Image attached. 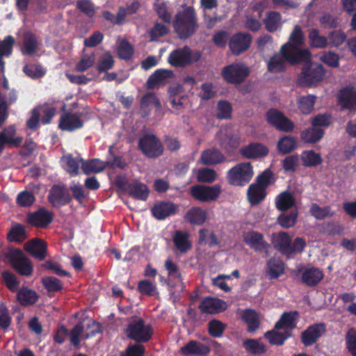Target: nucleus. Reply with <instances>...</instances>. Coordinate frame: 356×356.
Returning <instances> with one entry per match:
<instances>
[{
	"instance_id": "nucleus-57",
	"label": "nucleus",
	"mask_w": 356,
	"mask_h": 356,
	"mask_svg": "<svg viewBox=\"0 0 356 356\" xmlns=\"http://www.w3.org/2000/svg\"><path fill=\"white\" fill-rule=\"evenodd\" d=\"M298 218V211H293L289 213H282L277 218V222L284 228H290L295 225Z\"/></svg>"
},
{
	"instance_id": "nucleus-6",
	"label": "nucleus",
	"mask_w": 356,
	"mask_h": 356,
	"mask_svg": "<svg viewBox=\"0 0 356 356\" xmlns=\"http://www.w3.org/2000/svg\"><path fill=\"white\" fill-rule=\"evenodd\" d=\"M125 334L129 339L136 343H143L151 339L153 331L151 325L145 324L143 318L134 316L127 324Z\"/></svg>"
},
{
	"instance_id": "nucleus-4",
	"label": "nucleus",
	"mask_w": 356,
	"mask_h": 356,
	"mask_svg": "<svg viewBox=\"0 0 356 356\" xmlns=\"http://www.w3.org/2000/svg\"><path fill=\"white\" fill-rule=\"evenodd\" d=\"M273 245L288 259H293L297 254H302L307 245L305 239L296 237L293 241L287 232H280L273 241Z\"/></svg>"
},
{
	"instance_id": "nucleus-39",
	"label": "nucleus",
	"mask_w": 356,
	"mask_h": 356,
	"mask_svg": "<svg viewBox=\"0 0 356 356\" xmlns=\"http://www.w3.org/2000/svg\"><path fill=\"white\" fill-rule=\"evenodd\" d=\"M296 204L293 195L288 191L280 193L275 198L276 208L281 211L291 209Z\"/></svg>"
},
{
	"instance_id": "nucleus-38",
	"label": "nucleus",
	"mask_w": 356,
	"mask_h": 356,
	"mask_svg": "<svg viewBox=\"0 0 356 356\" xmlns=\"http://www.w3.org/2000/svg\"><path fill=\"white\" fill-rule=\"evenodd\" d=\"M150 105H154L158 110L161 108L160 100L153 92L146 93L140 100V109L143 117L147 116L150 113V110L149 109Z\"/></svg>"
},
{
	"instance_id": "nucleus-27",
	"label": "nucleus",
	"mask_w": 356,
	"mask_h": 356,
	"mask_svg": "<svg viewBox=\"0 0 356 356\" xmlns=\"http://www.w3.org/2000/svg\"><path fill=\"white\" fill-rule=\"evenodd\" d=\"M299 313L297 311L285 312H284L280 318L275 325V330H282L289 331L295 329L297 325Z\"/></svg>"
},
{
	"instance_id": "nucleus-10",
	"label": "nucleus",
	"mask_w": 356,
	"mask_h": 356,
	"mask_svg": "<svg viewBox=\"0 0 356 356\" xmlns=\"http://www.w3.org/2000/svg\"><path fill=\"white\" fill-rule=\"evenodd\" d=\"M6 257L12 268L20 275L29 277L33 274V265L20 249L10 250L6 253Z\"/></svg>"
},
{
	"instance_id": "nucleus-26",
	"label": "nucleus",
	"mask_w": 356,
	"mask_h": 356,
	"mask_svg": "<svg viewBox=\"0 0 356 356\" xmlns=\"http://www.w3.org/2000/svg\"><path fill=\"white\" fill-rule=\"evenodd\" d=\"M268 148L260 143H251L240 149V154L246 159H257L268 155Z\"/></svg>"
},
{
	"instance_id": "nucleus-29",
	"label": "nucleus",
	"mask_w": 356,
	"mask_h": 356,
	"mask_svg": "<svg viewBox=\"0 0 356 356\" xmlns=\"http://www.w3.org/2000/svg\"><path fill=\"white\" fill-rule=\"evenodd\" d=\"M173 76L174 73L172 70L158 69L149 76L146 82V86L148 89H153L157 85L165 84L168 79Z\"/></svg>"
},
{
	"instance_id": "nucleus-28",
	"label": "nucleus",
	"mask_w": 356,
	"mask_h": 356,
	"mask_svg": "<svg viewBox=\"0 0 356 356\" xmlns=\"http://www.w3.org/2000/svg\"><path fill=\"white\" fill-rule=\"evenodd\" d=\"M324 277V274L318 268H305L302 271L301 280L307 286L313 287L316 286Z\"/></svg>"
},
{
	"instance_id": "nucleus-17",
	"label": "nucleus",
	"mask_w": 356,
	"mask_h": 356,
	"mask_svg": "<svg viewBox=\"0 0 356 356\" xmlns=\"http://www.w3.org/2000/svg\"><path fill=\"white\" fill-rule=\"evenodd\" d=\"M83 113L81 112H64L60 116L58 127L63 131L70 132L81 129L83 127Z\"/></svg>"
},
{
	"instance_id": "nucleus-3",
	"label": "nucleus",
	"mask_w": 356,
	"mask_h": 356,
	"mask_svg": "<svg viewBox=\"0 0 356 356\" xmlns=\"http://www.w3.org/2000/svg\"><path fill=\"white\" fill-rule=\"evenodd\" d=\"M275 181L273 172L266 169L259 174L255 181L249 185L247 191V198L252 206L261 203L267 196V188Z\"/></svg>"
},
{
	"instance_id": "nucleus-45",
	"label": "nucleus",
	"mask_w": 356,
	"mask_h": 356,
	"mask_svg": "<svg viewBox=\"0 0 356 356\" xmlns=\"http://www.w3.org/2000/svg\"><path fill=\"white\" fill-rule=\"evenodd\" d=\"M308 38L312 47L324 49L329 45L327 38L320 35L319 31L316 29H312L309 31Z\"/></svg>"
},
{
	"instance_id": "nucleus-23",
	"label": "nucleus",
	"mask_w": 356,
	"mask_h": 356,
	"mask_svg": "<svg viewBox=\"0 0 356 356\" xmlns=\"http://www.w3.org/2000/svg\"><path fill=\"white\" fill-rule=\"evenodd\" d=\"M210 352L209 346L195 340L189 341L179 350L182 356H207Z\"/></svg>"
},
{
	"instance_id": "nucleus-64",
	"label": "nucleus",
	"mask_w": 356,
	"mask_h": 356,
	"mask_svg": "<svg viewBox=\"0 0 356 356\" xmlns=\"http://www.w3.org/2000/svg\"><path fill=\"white\" fill-rule=\"evenodd\" d=\"M225 329V325L218 320H211L208 324V332L210 336L216 338L220 337Z\"/></svg>"
},
{
	"instance_id": "nucleus-40",
	"label": "nucleus",
	"mask_w": 356,
	"mask_h": 356,
	"mask_svg": "<svg viewBox=\"0 0 356 356\" xmlns=\"http://www.w3.org/2000/svg\"><path fill=\"white\" fill-rule=\"evenodd\" d=\"M325 131L321 128L312 127L302 131L300 134L301 140L309 144L318 142L324 136Z\"/></svg>"
},
{
	"instance_id": "nucleus-51",
	"label": "nucleus",
	"mask_w": 356,
	"mask_h": 356,
	"mask_svg": "<svg viewBox=\"0 0 356 356\" xmlns=\"http://www.w3.org/2000/svg\"><path fill=\"white\" fill-rule=\"evenodd\" d=\"M316 97L314 95L302 96L299 98L298 104L300 111L305 115L309 114L314 110Z\"/></svg>"
},
{
	"instance_id": "nucleus-58",
	"label": "nucleus",
	"mask_w": 356,
	"mask_h": 356,
	"mask_svg": "<svg viewBox=\"0 0 356 356\" xmlns=\"http://www.w3.org/2000/svg\"><path fill=\"white\" fill-rule=\"evenodd\" d=\"M2 280L6 287L12 292H15L19 286V281L13 273L4 270L1 273Z\"/></svg>"
},
{
	"instance_id": "nucleus-43",
	"label": "nucleus",
	"mask_w": 356,
	"mask_h": 356,
	"mask_svg": "<svg viewBox=\"0 0 356 356\" xmlns=\"http://www.w3.org/2000/svg\"><path fill=\"white\" fill-rule=\"evenodd\" d=\"M289 63L285 56L280 52L273 56L267 65L268 70L271 73H278L284 71L286 63Z\"/></svg>"
},
{
	"instance_id": "nucleus-34",
	"label": "nucleus",
	"mask_w": 356,
	"mask_h": 356,
	"mask_svg": "<svg viewBox=\"0 0 356 356\" xmlns=\"http://www.w3.org/2000/svg\"><path fill=\"white\" fill-rule=\"evenodd\" d=\"M17 298L22 306L27 307L35 304L39 296L34 290L22 286L17 292Z\"/></svg>"
},
{
	"instance_id": "nucleus-35",
	"label": "nucleus",
	"mask_w": 356,
	"mask_h": 356,
	"mask_svg": "<svg viewBox=\"0 0 356 356\" xmlns=\"http://www.w3.org/2000/svg\"><path fill=\"white\" fill-rule=\"evenodd\" d=\"M266 273L271 280L277 279L284 273V264L278 257H273L267 262Z\"/></svg>"
},
{
	"instance_id": "nucleus-21",
	"label": "nucleus",
	"mask_w": 356,
	"mask_h": 356,
	"mask_svg": "<svg viewBox=\"0 0 356 356\" xmlns=\"http://www.w3.org/2000/svg\"><path fill=\"white\" fill-rule=\"evenodd\" d=\"M53 218L54 214L51 211L41 208L27 215V222L35 227L44 228L51 223Z\"/></svg>"
},
{
	"instance_id": "nucleus-44",
	"label": "nucleus",
	"mask_w": 356,
	"mask_h": 356,
	"mask_svg": "<svg viewBox=\"0 0 356 356\" xmlns=\"http://www.w3.org/2000/svg\"><path fill=\"white\" fill-rule=\"evenodd\" d=\"M106 168L105 164L99 159H92L87 161L83 160L81 169L84 174L98 173L102 172Z\"/></svg>"
},
{
	"instance_id": "nucleus-18",
	"label": "nucleus",
	"mask_w": 356,
	"mask_h": 356,
	"mask_svg": "<svg viewBox=\"0 0 356 356\" xmlns=\"http://www.w3.org/2000/svg\"><path fill=\"white\" fill-rule=\"evenodd\" d=\"M339 104L341 109L350 112L356 111V88L347 86L341 88L337 96Z\"/></svg>"
},
{
	"instance_id": "nucleus-52",
	"label": "nucleus",
	"mask_w": 356,
	"mask_h": 356,
	"mask_svg": "<svg viewBox=\"0 0 356 356\" xmlns=\"http://www.w3.org/2000/svg\"><path fill=\"white\" fill-rule=\"evenodd\" d=\"M25 238V228L19 223H15L7 234V239L10 242H20Z\"/></svg>"
},
{
	"instance_id": "nucleus-22",
	"label": "nucleus",
	"mask_w": 356,
	"mask_h": 356,
	"mask_svg": "<svg viewBox=\"0 0 356 356\" xmlns=\"http://www.w3.org/2000/svg\"><path fill=\"white\" fill-rule=\"evenodd\" d=\"M245 243L257 252L268 253L270 244L264 240V235L256 231L247 232L244 236Z\"/></svg>"
},
{
	"instance_id": "nucleus-14",
	"label": "nucleus",
	"mask_w": 356,
	"mask_h": 356,
	"mask_svg": "<svg viewBox=\"0 0 356 356\" xmlns=\"http://www.w3.org/2000/svg\"><path fill=\"white\" fill-rule=\"evenodd\" d=\"M47 200L53 207L59 208L70 204L72 197L65 184H54L49 191Z\"/></svg>"
},
{
	"instance_id": "nucleus-36",
	"label": "nucleus",
	"mask_w": 356,
	"mask_h": 356,
	"mask_svg": "<svg viewBox=\"0 0 356 356\" xmlns=\"http://www.w3.org/2000/svg\"><path fill=\"white\" fill-rule=\"evenodd\" d=\"M241 318L248 326V332L252 333L259 329L260 326L259 316L254 310L251 309L244 310Z\"/></svg>"
},
{
	"instance_id": "nucleus-37",
	"label": "nucleus",
	"mask_w": 356,
	"mask_h": 356,
	"mask_svg": "<svg viewBox=\"0 0 356 356\" xmlns=\"http://www.w3.org/2000/svg\"><path fill=\"white\" fill-rule=\"evenodd\" d=\"M184 219L192 225H202L207 219V213L200 207H194L188 209Z\"/></svg>"
},
{
	"instance_id": "nucleus-1",
	"label": "nucleus",
	"mask_w": 356,
	"mask_h": 356,
	"mask_svg": "<svg viewBox=\"0 0 356 356\" xmlns=\"http://www.w3.org/2000/svg\"><path fill=\"white\" fill-rule=\"evenodd\" d=\"M305 43V36L301 27L296 25L290 34L289 41L281 47V53L291 65L303 63L312 58L308 49H300Z\"/></svg>"
},
{
	"instance_id": "nucleus-12",
	"label": "nucleus",
	"mask_w": 356,
	"mask_h": 356,
	"mask_svg": "<svg viewBox=\"0 0 356 356\" xmlns=\"http://www.w3.org/2000/svg\"><path fill=\"white\" fill-rule=\"evenodd\" d=\"M221 193V186L218 184L204 186L197 184L191 187V195L202 202H209L216 200Z\"/></svg>"
},
{
	"instance_id": "nucleus-48",
	"label": "nucleus",
	"mask_w": 356,
	"mask_h": 356,
	"mask_svg": "<svg viewBox=\"0 0 356 356\" xmlns=\"http://www.w3.org/2000/svg\"><path fill=\"white\" fill-rule=\"evenodd\" d=\"M38 49V43L35 36L32 33L24 35V41L22 48L23 55H33Z\"/></svg>"
},
{
	"instance_id": "nucleus-7",
	"label": "nucleus",
	"mask_w": 356,
	"mask_h": 356,
	"mask_svg": "<svg viewBox=\"0 0 356 356\" xmlns=\"http://www.w3.org/2000/svg\"><path fill=\"white\" fill-rule=\"evenodd\" d=\"M254 175L252 165L250 162L240 163L232 167L227 173V182L235 186H244Z\"/></svg>"
},
{
	"instance_id": "nucleus-61",
	"label": "nucleus",
	"mask_w": 356,
	"mask_h": 356,
	"mask_svg": "<svg viewBox=\"0 0 356 356\" xmlns=\"http://www.w3.org/2000/svg\"><path fill=\"white\" fill-rule=\"evenodd\" d=\"M134 54V48L132 45L126 40H123L118 48V55L120 58L128 60L131 59Z\"/></svg>"
},
{
	"instance_id": "nucleus-42",
	"label": "nucleus",
	"mask_w": 356,
	"mask_h": 356,
	"mask_svg": "<svg viewBox=\"0 0 356 356\" xmlns=\"http://www.w3.org/2000/svg\"><path fill=\"white\" fill-rule=\"evenodd\" d=\"M310 214L316 220H321L326 218H332L335 215V211L331 206L320 207L316 203H313L309 209Z\"/></svg>"
},
{
	"instance_id": "nucleus-9",
	"label": "nucleus",
	"mask_w": 356,
	"mask_h": 356,
	"mask_svg": "<svg viewBox=\"0 0 356 356\" xmlns=\"http://www.w3.org/2000/svg\"><path fill=\"white\" fill-rule=\"evenodd\" d=\"M115 182L120 190L127 192L135 200L146 201L149 197V188L143 183L138 181L129 183L124 176H117Z\"/></svg>"
},
{
	"instance_id": "nucleus-31",
	"label": "nucleus",
	"mask_w": 356,
	"mask_h": 356,
	"mask_svg": "<svg viewBox=\"0 0 356 356\" xmlns=\"http://www.w3.org/2000/svg\"><path fill=\"white\" fill-rule=\"evenodd\" d=\"M172 241L175 247L181 253H186L192 248V244L189 240V234L186 232L175 231Z\"/></svg>"
},
{
	"instance_id": "nucleus-24",
	"label": "nucleus",
	"mask_w": 356,
	"mask_h": 356,
	"mask_svg": "<svg viewBox=\"0 0 356 356\" xmlns=\"http://www.w3.org/2000/svg\"><path fill=\"white\" fill-rule=\"evenodd\" d=\"M178 207L169 201H161L151 208L152 216L158 220H163L166 218L175 214Z\"/></svg>"
},
{
	"instance_id": "nucleus-53",
	"label": "nucleus",
	"mask_w": 356,
	"mask_h": 356,
	"mask_svg": "<svg viewBox=\"0 0 356 356\" xmlns=\"http://www.w3.org/2000/svg\"><path fill=\"white\" fill-rule=\"evenodd\" d=\"M42 284L49 293L61 291L63 288L62 282L53 276H46L42 278Z\"/></svg>"
},
{
	"instance_id": "nucleus-56",
	"label": "nucleus",
	"mask_w": 356,
	"mask_h": 356,
	"mask_svg": "<svg viewBox=\"0 0 356 356\" xmlns=\"http://www.w3.org/2000/svg\"><path fill=\"white\" fill-rule=\"evenodd\" d=\"M232 106L227 101L220 100L217 104L216 117L219 120H228L232 117Z\"/></svg>"
},
{
	"instance_id": "nucleus-19",
	"label": "nucleus",
	"mask_w": 356,
	"mask_h": 356,
	"mask_svg": "<svg viewBox=\"0 0 356 356\" xmlns=\"http://www.w3.org/2000/svg\"><path fill=\"white\" fill-rule=\"evenodd\" d=\"M326 325L324 323L311 325L301 333V342L305 346H311L326 332Z\"/></svg>"
},
{
	"instance_id": "nucleus-5",
	"label": "nucleus",
	"mask_w": 356,
	"mask_h": 356,
	"mask_svg": "<svg viewBox=\"0 0 356 356\" xmlns=\"http://www.w3.org/2000/svg\"><path fill=\"white\" fill-rule=\"evenodd\" d=\"M305 64L298 76L297 83L301 87H315L324 79L326 70L322 64L312 63L311 60Z\"/></svg>"
},
{
	"instance_id": "nucleus-20",
	"label": "nucleus",
	"mask_w": 356,
	"mask_h": 356,
	"mask_svg": "<svg viewBox=\"0 0 356 356\" xmlns=\"http://www.w3.org/2000/svg\"><path fill=\"white\" fill-rule=\"evenodd\" d=\"M251 42L252 36L250 33L238 32L230 38L229 47L232 54L238 56L249 49Z\"/></svg>"
},
{
	"instance_id": "nucleus-30",
	"label": "nucleus",
	"mask_w": 356,
	"mask_h": 356,
	"mask_svg": "<svg viewBox=\"0 0 356 356\" xmlns=\"http://www.w3.org/2000/svg\"><path fill=\"white\" fill-rule=\"evenodd\" d=\"M26 250L34 258L39 261L44 260L47 257V247L46 243L42 239L31 240L26 245Z\"/></svg>"
},
{
	"instance_id": "nucleus-25",
	"label": "nucleus",
	"mask_w": 356,
	"mask_h": 356,
	"mask_svg": "<svg viewBox=\"0 0 356 356\" xmlns=\"http://www.w3.org/2000/svg\"><path fill=\"white\" fill-rule=\"evenodd\" d=\"M199 309L203 314H217L225 310L226 304L221 299L208 296L202 300Z\"/></svg>"
},
{
	"instance_id": "nucleus-8",
	"label": "nucleus",
	"mask_w": 356,
	"mask_h": 356,
	"mask_svg": "<svg viewBox=\"0 0 356 356\" xmlns=\"http://www.w3.org/2000/svg\"><path fill=\"white\" fill-rule=\"evenodd\" d=\"M138 148L149 159H155L163 154V145L161 140L152 132L142 134L138 140Z\"/></svg>"
},
{
	"instance_id": "nucleus-13",
	"label": "nucleus",
	"mask_w": 356,
	"mask_h": 356,
	"mask_svg": "<svg viewBox=\"0 0 356 356\" xmlns=\"http://www.w3.org/2000/svg\"><path fill=\"white\" fill-rule=\"evenodd\" d=\"M248 67L241 63H234L223 67L222 76L229 83L240 84L249 76Z\"/></svg>"
},
{
	"instance_id": "nucleus-15",
	"label": "nucleus",
	"mask_w": 356,
	"mask_h": 356,
	"mask_svg": "<svg viewBox=\"0 0 356 356\" xmlns=\"http://www.w3.org/2000/svg\"><path fill=\"white\" fill-rule=\"evenodd\" d=\"M266 120L277 130L282 132H291L294 129V123L283 113L275 108H270L268 111Z\"/></svg>"
},
{
	"instance_id": "nucleus-32",
	"label": "nucleus",
	"mask_w": 356,
	"mask_h": 356,
	"mask_svg": "<svg viewBox=\"0 0 356 356\" xmlns=\"http://www.w3.org/2000/svg\"><path fill=\"white\" fill-rule=\"evenodd\" d=\"M200 160L203 164L211 165L224 162L226 158L220 150L212 148L203 151L201 154Z\"/></svg>"
},
{
	"instance_id": "nucleus-47",
	"label": "nucleus",
	"mask_w": 356,
	"mask_h": 356,
	"mask_svg": "<svg viewBox=\"0 0 356 356\" xmlns=\"http://www.w3.org/2000/svg\"><path fill=\"white\" fill-rule=\"evenodd\" d=\"M302 165L305 167H316L321 164L323 159L320 154L314 150L303 151L301 155Z\"/></svg>"
},
{
	"instance_id": "nucleus-33",
	"label": "nucleus",
	"mask_w": 356,
	"mask_h": 356,
	"mask_svg": "<svg viewBox=\"0 0 356 356\" xmlns=\"http://www.w3.org/2000/svg\"><path fill=\"white\" fill-rule=\"evenodd\" d=\"M243 347L246 353L254 355H261L267 352L266 346L259 339H247L243 342Z\"/></svg>"
},
{
	"instance_id": "nucleus-50",
	"label": "nucleus",
	"mask_w": 356,
	"mask_h": 356,
	"mask_svg": "<svg viewBox=\"0 0 356 356\" xmlns=\"http://www.w3.org/2000/svg\"><path fill=\"white\" fill-rule=\"evenodd\" d=\"M281 19L282 17L280 13L275 11L268 12L266 18L264 21L266 29L270 33L276 31Z\"/></svg>"
},
{
	"instance_id": "nucleus-54",
	"label": "nucleus",
	"mask_w": 356,
	"mask_h": 356,
	"mask_svg": "<svg viewBox=\"0 0 356 356\" xmlns=\"http://www.w3.org/2000/svg\"><path fill=\"white\" fill-rule=\"evenodd\" d=\"M140 7L138 1H134L127 7H120L118 10V23H122L127 15L137 13Z\"/></svg>"
},
{
	"instance_id": "nucleus-63",
	"label": "nucleus",
	"mask_w": 356,
	"mask_h": 356,
	"mask_svg": "<svg viewBox=\"0 0 356 356\" xmlns=\"http://www.w3.org/2000/svg\"><path fill=\"white\" fill-rule=\"evenodd\" d=\"M169 29L164 24L156 22L149 31L150 41H156L159 38L166 35L169 33Z\"/></svg>"
},
{
	"instance_id": "nucleus-11",
	"label": "nucleus",
	"mask_w": 356,
	"mask_h": 356,
	"mask_svg": "<svg viewBox=\"0 0 356 356\" xmlns=\"http://www.w3.org/2000/svg\"><path fill=\"white\" fill-rule=\"evenodd\" d=\"M199 51H194L188 46L173 50L168 58V63L175 67H186L193 63L197 62L200 58Z\"/></svg>"
},
{
	"instance_id": "nucleus-62",
	"label": "nucleus",
	"mask_w": 356,
	"mask_h": 356,
	"mask_svg": "<svg viewBox=\"0 0 356 356\" xmlns=\"http://www.w3.org/2000/svg\"><path fill=\"white\" fill-rule=\"evenodd\" d=\"M95 61V56L94 54H84L76 64L75 69L77 72H83L91 67L94 65Z\"/></svg>"
},
{
	"instance_id": "nucleus-16",
	"label": "nucleus",
	"mask_w": 356,
	"mask_h": 356,
	"mask_svg": "<svg viewBox=\"0 0 356 356\" xmlns=\"http://www.w3.org/2000/svg\"><path fill=\"white\" fill-rule=\"evenodd\" d=\"M23 143V137L17 136L15 125L4 127L0 131V154L6 148H18Z\"/></svg>"
},
{
	"instance_id": "nucleus-55",
	"label": "nucleus",
	"mask_w": 356,
	"mask_h": 356,
	"mask_svg": "<svg viewBox=\"0 0 356 356\" xmlns=\"http://www.w3.org/2000/svg\"><path fill=\"white\" fill-rule=\"evenodd\" d=\"M83 159L80 156L73 157L72 155L66 156V171L72 177L79 174V164H83Z\"/></svg>"
},
{
	"instance_id": "nucleus-49",
	"label": "nucleus",
	"mask_w": 356,
	"mask_h": 356,
	"mask_svg": "<svg viewBox=\"0 0 356 356\" xmlns=\"http://www.w3.org/2000/svg\"><path fill=\"white\" fill-rule=\"evenodd\" d=\"M14 43L15 40L11 35H8L3 40L0 41V65L1 67H3L5 64L3 57H8L11 55Z\"/></svg>"
},
{
	"instance_id": "nucleus-2",
	"label": "nucleus",
	"mask_w": 356,
	"mask_h": 356,
	"mask_svg": "<svg viewBox=\"0 0 356 356\" xmlns=\"http://www.w3.org/2000/svg\"><path fill=\"white\" fill-rule=\"evenodd\" d=\"M193 6H183L182 10L176 13L173 21V28L179 38L184 40L195 34L199 27Z\"/></svg>"
},
{
	"instance_id": "nucleus-59",
	"label": "nucleus",
	"mask_w": 356,
	"mask_h": 356,
	"mask_svg": "<svg viewBox=\"0 0 356 356\" xmlns=\"http://www.w3.org/2000/svg\"><path fill=\"white\" fill-rule=\"evenodd\" d=\"M319 60L330 67H338L339 66V56L337 53L331 51L323 52Z\"/></svg>"
},
{
	"instance_id": "nucleus-60",
	"label": "nucleus",
	"mask_w": 356,
	"mask_h": 356,
	"mask_svg": "<svg viewBox=\"0 0 356 356\" xmlns=\"http://www.w3.org/2000/svg\"><path fill=\"white\" fill-rule=\"evenodd\" d=\"M346 348L352 356H356V330L354 327L350 328L346 332Z\"/></svg>"
},
{
	"instance_id": "nucleus-41",
	"label": "nucleus",
	"mask_w": 356,
	"mask_h": 356,
	"mask_svg": "<svg viewBox=\"0 0 356 356\" xmlns=\"http://www.w3.org/2000/svg\"><path fill=\"white\" fill-rule=\"evenodd\" d=\"M278 330L267 331L264 334V337L268 340L271 345L282 346L285 341L291 337V333L289 331L283 332H277Z\"/></svg>"
},
{
	"instance_id": "nucleus-46",
	"label": "nucleus",
	"mask_w": 356,
	"mask_h": 356,
	"mask_svg": "<svg viewBox=\"0 0 356 356\" xmlns=\"http://www.w3.org/2000/svg\"><path fill=\"white\" fill-rule=\"evenodd\" d=\"M297 145L296 139L291 136L281 137L277 143V150L282 154H286L294 150Z\"/></svg>"
}]
</instances>
